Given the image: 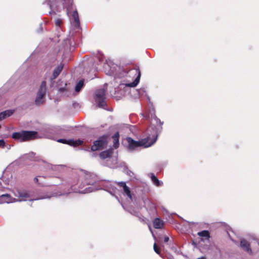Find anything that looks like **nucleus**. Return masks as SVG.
Masks as SVG:
<instances>
[{
    "label": "nucleus",
    "instance_id": "2eb2a0df",
    "mask_svg": "<svg viewBox=\"0 0 259 259\" xmlns=\"http://www.w3.org/2000/svg\"><path fill=\"white\" fill-rule=\"evenodd\" d=\"M12 201V197L10 194H5L0 196V201L2 203H10Z\"/></svg>",
    "mask_w": 259,
    "mask_h": 259
},
{
    "label": "nucleus",
    "instance_id": "20e7f679",
    "mask_svg": "<svg viewBox=\"0 0 259 259\" xmlns=\"http://www.w3.org/2000/svg\"><path fill=\"white\" fill-rule=\"evenodd\" d=\"M128 73H134L136 75H137L136 78H135V80L128 84V86L130 87H136L138 83L139 82L140 77H141V72L140 70V68L139 66H135L133 69H130L128 72H126V74Z\"/></svg>",
    "mask_w": 259,
    "mask_h": 259
},
{
    "label": "nucleus",
    "instance_id": "dca6fc26",
    "mask_svg": "<svg viewBox=\"0 0 259 259\" xmlns=\"http://www.w3.org/2000/svg\"><path fill=\"white\" fill-rule=\"evenodd\" d=\"M63 64L61 63L54 69L53 73V76L54 79L56 78L60 74V73H61L63 68Z\"/></svg>",
    "mask_w": 259,
    "mask_h": 259
},
{
    "label": "nucleus",
    "instance_id": "b1692460",
    "mask_svg": "<svg viewBox=\"0 0 259 259\" xmlns=\"http://www.w3.org/2000/svg\"><path fill=\"white\" fill-rule=\"evenodd\" d=\"M84 86V80L83 79L80 80L76 84L75 87V91L76 92H79L82 87Z\"/></svg>",
    "mask_w": 259,
    "mask_h": 259
},
{
    "label": "nucleus",
    "instance_id": "9b49d317",
    "mask_svg": "<svg viewBox=\"0 0 259 259\" xmlns=\"http://www.w3.org/2000/svg\"><path fill=\"white\" fill-rule=\"evenodd\" d=\"M240 246L245 251L249 253H251V249L249 243L245 239L241 240L240 241Z\"/></svg>",
    "mask_w": 259,
    "mask_h": 259
},
{
    "label": "nucleus",
    "instance_id": "f8f14e48",
    "mask_svg": "<svg viewBox=\"0 0 259 259\" xmlns=\"http://www.w3.org/2000/svg\"><path fill=\"white\" fill-rule=\"evenodd\" d=\"M113 152V149H109L108 150L101 152L99 154V156L102 159H105L106 158L111 157Z\"/></svg>",
    "mask_w": 259,
    "mask_h": 259
},
{
    "label": "nucleus",
    "instance_id": "39448f33",
    "mask_svg": "<svg viewBox=\"0 0 259 259\" xmlns=\"http://www.w3.org/2000/svg\"><path fill=\"white\" fill-rule=\"evenodd\" d=\"M13 193L16 197L19 198L20 201H25L30 198L29 194L26 190L16 189L14 190Z\"/></svg>",
    "mask_w": 259,
    "mask_h": 259
},
{
    "label": "nucleus",
    "instance_id": "a211bd4d",
    "mask_svg": "<svg viewBox=\"0 0 259 259\" xmlns=\"http://www.w3.org/2000/svg\"><path fill=\"white\" fill-rule=\"evenodd\" d=\"M45 96L37 93L36 97L35 100V104L37 106H39L40 105L44 103V102H45Z\"/></svg>",
    "mask_w": 259,
    "mask_h": 259
},
{
    "label": "nucleus",
    "instance_id": "5701e85b",
    "mask_svg": "<svg viewBox=\"0 0 259 259\" xmlns=\"http://www.w3.org/2000/svg\"><path fill=\"white\" fill-rule=\"evenodd\" d=\"M63 45L64 49L66 50L71 51V40L69 39H66L64 40Z\"/></svg>",
    "mask_w": 259,
    "mask_h": 259
},
{
    "label": "nucleus",
    "instance_id": "cd10ccee",
    "mask_svg": "<svg viewBox=\"0 0 259 259\" xmlns=\"http://www.w3.org/2000/svg\"><path fill=\"white\" fill-rule=\"evenodd\" d=\"M153 249H154V251L156 253H157L158 254H160V249L159 247L157 245V244L156 243L154 244Z\"/></svg>",
    "mask_w": 259,
    "mask_h": 259
},
{
    "label": "nucleus",
    "instance_id": "bb28decb",
    "mask_svg": "<svg viewBox=\"0 0 259 259\" xmlns=\"http://www.w3.org/2000/svg\"><path fill=\"white\" fill-rule=\"evenodd\" d=\"M72 0H68V3H66V1H64V3H63L64 7L68 10L72 6Z\"/></svg>",
    "mask_w": 259,
    "mask_h": 259
},
{
    "label": "nucleus",
    "instance_id": "9d476101",
    "mask_svg": "<svg viewBox=\"0 0 259 259\" xmlns=\"http://www.w3.org/2000/svg\"><path fill=\"white\" fill-rule=\"evenodd\" d=\"M116 184L119 187L122 188L124 193L129 198L132 199V196L130 189L126 186V183L124 182H116Z\"/></svg>",
    "mask_w": 259,
    "mask_h": 259
},
{
    "label": "nucleus",
    "instance_id": "f3484780",
    "mask_svg": "<svg viewBox=\"0 0 259 259\" xmlns=\"http://www.w3.org/2000/svg\"><path fill=\"white\" fill-rule=\"evenodd\" d=\"M72 17L74 19V26L78 28L80 27L78 14L77 11H74L72 13Z\"/></svg>",
    "mask_w": 259,
    "mask_h": 259
},
{
    "label": "nucleus",
    "instance_id": "a878e982",
    "mask_svg": "<svg viewBox=\"0 0 259 259\" xmlns=\"http://www.w3.org/2000/svg\"><path fill=\"white\" fill-rule=\"evenodd\" d=\"M151 180L152 182L156 186H160V181L158 179V178L153 174H151Z\"/></svg>",
    "mask_w": 259,
    "mask_h": 259
},
{
    "label": "nucleus",
    "instance_id": "4468645a",
    "mask_svg": "<svg viewBox=\"0 0 259 259\" xmlns=\"http://www.w3.org/2000/svg\"><path fill=\"white\" fill-rule=\"evenodd\" d=\"M47 92V82L46 81H42L38 89L37 94L46 96Z\"/></svg>",
    "mask_w": 259,
    "mask_h": 259
},
{
    "label": "nucleus",
    "instance_id": "2f4dec72",
    "mask_svg": "<svg viewBox=\"0 0 259 259\" xmlns=\"http://www.w3.org/2000/svg\"><path fill=\"white\" fill-rule=\"evenodd\" d=\"M34 182L35 183H36V184H39L38 183V180L37 177H35V178H34Z\"/></svg>",
    "mask_w": 259,
    "mask_h": 259
},
{
    "label": "nucleus",
    "instance_id": "393cba45",
    "mask_svg": "<svg viewBox=\"0 0 259 259\" xmlns=\"http://www.w3.org/2000/svg\"><path fill=\"white\" fill-rule=\"evenodd\" d=\"M96 180L94 178H92L91 179H88L86 178L84 180V183L87 185H93L96 183Z\"/></svg>",
    "mask_w": 259,
    "mask_h": 259
},
{
    "label": "nucleus",
    "instance_id": "6e6552de",
    "mask_svg": "<svg viewBox=\"0 0 259 259\" xmlns=\"http://www.w3.org/2000/svg\"><path fill=\"white\" fill-rule=\"evenodd\" d=\"M57 142L63 144H68L74 147H77L83 144V141L80 140L74 141L72 139L67 140L64 139H60L57 140Z\"/></svg>",
    "mask_w": 259,
    "mask_h": 259
},
{
    "label": "nucleus",
    "instance_id": "ddd939ff",
    "mask_svg": "<svg viewBox=\"0 0 259 259\" xmlns=\"http://www.w3.org/2000/svg\"><path fill=\"white\" fill-rule=\"evenodd\" d=\"M164 222L159 218H155L153 221V227L157 229H161L163 228Z\"/></svg>",
    "mask_w": 259,
    "mask_h": 259
},
{
    "label": "nucleus",
    "instance_id": "f03ea898",
    "mask_svg": "<svg viewBox=\"0 0 259 259\" xmlns=\"http://www.w3.org/2000/svg\"><path fill=\"white\" fill-rule=\"evenodd\" d=\"M109 140V136L108 135H104L100 136L97 140L95 141L91 146L92 151L102 150L106 148Z\"/></svg>",
    "mask_w": 259,
    "mask_h": 259
},
{
    "label": "nucleus",
    "instance_id": "6ab92c4d",
    "mask_svg": "<svg viewBox=\"0 0 259 259\" xmlns=\"http://www.w3.org/2000/svg\"><path fill=\"white\" fill-rule=\"evenodd\" d=\"M14 112L13 110H8L0 113V121L2 119H4L10 116L13 114Z\"/></svg>",
    "mask_w": 259,
    "mask_h": 259
},
{
    "label": "nucleus",
    "instance_id": "aec40b11",
    "mask_svg": "<svg viewBox=\"0 0 259 259\" xmlns=\"http://www.w3.org/2000/svg\"><path fill=\"white\" fill-rule=\"evenodd\" d=\"M23 135V131H22L20 132H15L12 135V138L15 140H19L20 142H23L22 141Z\"/></svg>",
    "mask_w": 259,
    "mask_h": 259
},
{
    "label": "nucleus",
    "instance_id": "c756f323",
    "mask_svg": "<svg viewBox=\"0 0 259 259\" xmlns=\"http://www.w3.org/2000/svg\"><path fill=\"white\" fill-rule=\"evenodd\" d=\"M5 142L4 140H0V147H4Z\"/></svg>",
    "mask_w": 259,
    "mask_h": 259
},
{
    "label": "nucleus",
    "instance_id": "7c9ffc66",
    "mask_svg": "<svg viewBox=\"0 0 259 259\" xmlns=\"http://www.w3.org/2000/svg\"><path fill=\"white\" fill-rule=\"evenodd\" d=\"M169 239L168 236H164V241L165 242H167L169 241Z\"/></svg>",
    "mask_w": 259,
    "mask_h": 259
},
{
    "label": "nucleus",
    "instance_id": "4be33fe9",
    "mask_svg": "<svg viewBox=\"0 0 259 259\" xmlns=\"http://www.w3.org/2000/svg\"><path fill=\"white\" fill-rule=\"evenodd\" d=\"M197 235L199 236L204 237L206 239H209L210 237V233L207 230H203L202 231L199 232L197 233Z\"/></svg>",
    "mask_w": 259,
    "mask_h": 259
},
{
    "label": "nucleus",
    "instance_id": "0eeeda50",
    "mask_svg": "<svg viewBox=\"0 0 259 259\" xmlns=\"http://www.w3.org/2000/svg\"><path fill=\"white\" fill-rule=\"evenodd\" d=\"M151 122V124H155L156 129H153V134H152V137H151V139H153V135H154L156 132L158 136V131H161L162 130V125L163 124V122H161L159 119H158L155 115H154L153 117H152Z\"/></svg>",
    "mask_w": 259,
    "mask_h": 259
},
{
    "label": "nucleus",
    "instance_id": "f257e3e1",
    "mask_svg": "<svg viewBox=\"0 0 259 259\" xmlns=\"http://www.w3.org/2000/svg\"><path fill=\"white\" fill-rule=\"evenodd\" d=\"M157 138V134L156 132L153 135V139H151V135H149L146 138L142 139L139 141H136L132 138L128 137L127 138V141L128 143V148L130 150H134L136 148L140 146H144V147H150L156 142Z\"/></svg>",
    "mask_w": 259,
    "mask_h": 259
},
{
    "label": "nucleus",
    "instance_id": "7ed1b4c3",
    "mask_svg": "<svg viewBox=\"0 0 259 259\" xmlns=\"http://www.w3.org/2000/svg\"><path fill=\"white\" fill-rule=\"evenodd\" d=\"M106 91L105 89H99L96 91L95 100L99 107L104 108L106 106V103L105 101L106 99Z\"/></svg>",
    "mask_w": 259,
    "mask_h": 259
},
{
    "label": "nucleus",
    "instance_id": "473e14b6",
    "mask_svg": "<svg viewBox=\"0 0 259 259\" xmlns=\"http://www.w3.org/2000/svg\"><path fill=\"white\" fill-rule=\"evenodd\" d=\"M60 91L61 92H65V91H66V90H65V88H60Z\"/></svg>",
    "mask_w": 259,
    "mask_h": 259
},
{
    "label": "nucleus",
    "instance_id": "423d86ee",
    "mask_svg": "<svg viewBox=\"0 0 259 259\" xmlns=\"http://www.w3.org/2000/svg\"><path fill=\"white\" fill-rule=\"evenodd\" d=\"M78 182L77 178H76L73 181L70 182V189L71 192L75 193H85V190L83 189V187L80 185L78 187L76 185Z\"/></svg>",
    "mask_w": 259,
    "mask_h": 259
},
{
    "label": "nucleus",
    "instance_id": "c85d7f7f",
    "mask_svg": "<svg viewBox=\"0 0 259 259\" xmlns=\"http://www.w3.org/2000/svg\"><path fill=\"white\" fill-rule=\"evenodd\" d=\"M62 23V20L60 19H57L55 20V23L57 26H60Z\"/></svg>",
    "mask_w": 259,
    "mask_h": 259
},
{
    "label": "nucleus",
    "instance_id": "412c9836",
    "mask_svg": "<svg viewBox=\"0 0 259 259\" xmlns=\"http://www.w3.org/2000/svg\"><path fill=\"white\" fill-rule=\"evenodd\" d=\"M119 135L118 132L116 133L112 136V139L113 140V147L115 149H116L119 147Z\"/></svg>",
    "mask_w": 259,
    "mask_h": 259
},
{
    "label": "nucleus",
    "instance_id": "1a4fd4ad",
    "mask_svg": "<svg viewBox=\"0 0 259 259\" xmlns=\"http://www.w3.org/2000/svg\"><path fill=\"white\" fill-rule=\"evenodd\" d=\"M37 133L35 131H23L22 141H28L36 139Z\"/></svg>",
    "mask_w": 259,
    "mask_h": 259
}]
</instances>
